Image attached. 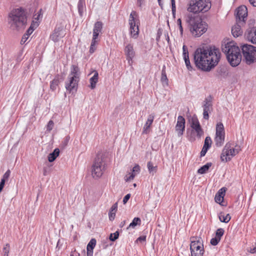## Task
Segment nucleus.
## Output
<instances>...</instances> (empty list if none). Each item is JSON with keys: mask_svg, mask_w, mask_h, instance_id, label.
<instances>
[{"mask_svg": "<svg viewBox=\"0 0 256 256\" xmlns=\"http://www.w3.org/2000/svg\"><path fill=\"white\" fill-rule=\"evenodd\" d=\"M221 58V52L218 48L211 46L206 48H198L194 52V60L196 66L200 69L208 72L214 68Z\"/></svg>", "mask_w": 256, "mask_h": 256, "instance_id": "1", "label": "nucleus"}, {"mask_svg": "<svg viewBox=\"0 0 256 256\" xmlns=\"http://www.w3.org/2000/svg\"><path fill=\"white\" fill-rule=\"evenodd\" d=\"M8 22L13 30H18L23 28L27 22L25 10L22 8L13 9L8 14Z\"/></svg>", "mask_w": 256, "mask_h": 256, "instance_id": "2", "label": "nucleus"}, {"mask_svg": "<svg viewBox=\"0 0 256 256\" xmlns=\"http://www.w3.org/2000/svg\"><path fill=\"white\" fill-rule=\"evenodd\" d=\"M186 21L190 26L191 34L195 37L200 36L207 30V24L198 16L189 14L186 16Z\"/></svg>", "mask_w": 256, "mask_h": 256, "instance_id": "3", "label": "nucleus"}, {"mask_svg": "<svg viewBox=\"0 0 256 256\" xmlns=\"http://www.w3.org/2000/svg\"><path fill=\"white\" fill-rule=\"evenodd\" d=\"M223 52L226 54L227 59L232 66H238L241 62L242 56L238 46L234 42L226 44L222 48Z\"/></svg>", "mask_w": 256, "mask_h": 256, "instance_id": "4", "label": "nucleus"}, {"mask_svg": "<svg viewBox=\"0 0 256 256\" xmlns=\"http://www.w3.org/2000/svg\"><path fill=\"white\" fill-rule=\"evenodd\" d=\"M105 156L102 154H97L92 168V176L93 178H100L106 168Z\"/></svg>", "mask_w": 256, "mask_h": 256, "instance_id": "5", "label": "nucleus"}, {"mask_svg": "<svg viewBox=\"0 0 256 256\" xmlns=\"http://www.w3.org/2000/svg\"><path fill=\"white\" fill-rule=\"evenodd\" d=\"M211 7L209 0H191L187 8L188 12L194 14L206 12Z\"/></svg>", "mask_w": 256, "mask_h": 256, "instance_id": "6", "label": "nucleus"}, {"mask_svg": "<svg viewBox=\"0 0 256 256\" xmlns=\"http://www.w3.org/2000/svg\"><path fill=\"white\" fill-rule=\"evenodd\" d=\"M240 150V146L236 145L234 147L232 143L230 142H227L221 153V160L224 162L230 160L232 158L237 154Z\"/></svg>", "mask_w": 256, "mask_h": 256, "instance_id": "7", "label": "nucleus"}, {"mask_svg": "<svg viewBox=\"0 0 256 256\" xmlns=\"http://www.w3.org/2000/svg\"><path fill=\"white\" fill-rule=\"evenodd\" d=\"M190 241L191 256H203L204 250L202 238L198 236H192Z\"/></svg>", "mask_w": 256, "mask_h": 256, "instance_id": "8", "label": "nucleus"}, {"mask_svg": "<svg viewBox=\"0 0 256 256\" xmlns=\"http://www.w3.org/2000/svg\"><path fill=\"white\" fill-rule=\"evenodd\" d=\"M128 24L131 36L134 38H137L139 34L138 26L140 22L138 14L136 11L131 12L129 16Z\"/></svg>", "mask_w": 256, "mask_h": 256, "instance_id": "9", "label": "nucleus"}, {"mask_svg": "<svg viewBox=\"0 0 256 256\" xmlns=\"http://www.w3.org/2000/svg\"><path fill=\"white\" fill-rule=\"evenodd\" d=\"M242 52L247 64H251L256 60V48L249 44L242 47Z\"/></svg>", "mask_w": 256, "mask_h": 256, "instance_id": "10", "label": "nucleus"}, {"mask_svg": "<svg viewBox=\"0 0 256 256\" xmlns=\"http://www.w3.org/2000/svg\"><path fill=\"white\" fill-rule=\"evenodd\" d=\"M225 130L222 122H219L216 125V134L214 142L216 147L220 148L224 144L225 140Z\"/></svg>", "mask_w": 256, "mask_h": 256, "instance_id": "11", "label": "nucleus"}, {"mask_svg": "<svg viewBox=\"0 0 256 256\" xmlns=\"http://www.w3.org/2000/svg\"><path fill=\"white\" fill-rule=\"evenodd\" d=\"M190 122L192 131H194L198 138H200L204 132L198 118L195 116H192L190 120Z\"/></svg>", "mask_w": 256, "mask_h": 256, "instance_id": "12", "label": "nucleus"}, {"mask_svg": "<svg viewBox=\"0 0 256 256\" xmlns=\"http://www.w3.org/2000/svg\"><path fill=\"white\" fill-rule=\"evenodd\" d=\"M79 81L80 78L68 76V80L65 82V87L66 90L70 92H76Z\"/></svg>", "mask_w": 256, "mask_h": 256, "instance_id": "13", "label": "nucleus"}, {"mask_svg": "<svg viewBox=\"0 0 256 256\" xmlns=\"http://www.w3.org/2000/svg\"><path fill=\"white\" fill-rule=\"evenodd\" d=\"M186 120L184 118L181 116L178 117L176 124L175 126V130L178 137L182 136L185 130Z\"/></svg>", "mask_w": 256, "mask_h": 256, "instance_id": "14", "label": "nucleus"}, {"mask_svg": "<svg viewBox=\"0 0 256 256\" xmlns=\"http://www.w3.org/2000/svg\"><path fill=\"white\" fill-rule=\"evenodd\" d=\"M66 34V30L62 26L56 27L54 32L50 34V38L54 42H57L60 38H64Z\"/></svg>", "mask_w": 256, "mask_h": 256, "instance_id": "15", "label": "nucleus"}, {"mask_svg": "<svg viewBox=\"0 0 256 256\" xmlns=\"http://www.w3.org/2000/svg\"><path fill=\"white\" fill-rule=\"evenodd\" d=\"M248 10L247 8L244 6H239L236 10V18L237 21L240 22V21L244 22V19L247 17Z\"/></svg>", "mask_w": 256, "mask_h": 256, "instance_id": "16", "label": "nucleus"}, {"mask_svg": "<svg viewBox=\"0 0 256 256\" xmlns=\"http://www.w3.org/2000/svg\"><path fill=\"white\" fill-rule=\"evenodd\" d=\"M140 170V168L138 164H136L132 169V172L126 174L124 176V180L126 182L132 180L134 177L138 174Z\"/></svg>", "mask_w": 256, "mask_h": 256, "instance_id": "17", "label": "nucleus"}, {"mask_svg": "<svg viewBox=\"0 0 256 256\" xmlns=\"http://www.w3.org/2000/svg\"><path fill=\"white\" fill-rule=\"evenodd\" d=\"M124 52L128 62L130 61H132V58L135 56L133 44H128L124 48Z\"/></svg>", "mask_w": 256, "mask_h": 256, "instance_id": "18", "label": "nucleus"}, {"mask_svg": "<svg viewBox=\"0 0 256 256\" xmlns=\"http://www.w3.org/2000/svg\"><path fill=\"white\" fill-rule=\"evenodd\" d=\"M154 114H150L148 116V120L142 128V134H148L150 132V128L154 122Z\"/></svg>", "mask_w": 256, "mask_h": 256, "instance_id": "19", "label": "nucleus"}, {"mask_svg": "<svg viewBox=\"0 0 256 256\" xmlns=\"http://www.w3.org/2000/svg\"><path fill=\"white\" fill-rule=\"evenodd\" d=\"M224 230L222 228H218L216 232V236L210 240V244L212 246H216L220 242L222 236L224 235Z\"/></svg>", "mask_w": 256, "mask_h": 256, "instance_id": "20", "label": "nucleus"}, {"mask_svg": "<svg viewBox=\"0 0 256 256\" xmlns=\"http://www.w3.org/2000/svg\"><path fill=\"white\" fill-rule=\"evenodd\" d=\"M212 144V140L210 136H206L204 140V144L202 151L200 156H204L206 154L208 150L210 148Z\"/></svg>", "mask_w": 256, "mask_h": 256, "instance_id": "21", "label": "nucleus"}, {"mask_svg": "<svg viewBox=\"0 0 256 256\" xmlns=\"http://www.w3.org/2000/svg\"><path fill=\"white\" fill-rule=\"evenodd\" d=\"M102 26L103 24L101 22H97L94 24L92 30V38H98L100 33L102 32Z\"/></svg>", "mask_w": 256, "mask_h": 256, "instance_id": "22", "label": "nucleus"}, {"mask_svg": "<svg viewBox=\"0 0 256 256\" xmlns=\"http://www.w3.org/2000/svg\"><path fill=\"white\" fill-rule=\"evenodd\" d=\"M225 193L226 188H220L216 194L214 198L215 202L221 204V203H222L224 201V198L225 196Z\"/></svg>", "mask_w": 256, "mask_h": 256, "instance_id": "23", "label": "nucleus"}, {"mask_svg": "<svg viewBox=\"0 0 256 256\" xmlns=\"http://www.w3.org/2000/svg\"><path fill=\"white\" fill-rule=\"evenodd\" d=\"M96 241L95 238L91 239L88 243L86 246L87 256H93V250L96 246Z\"/></svg>", "mask_w": 256, "mask_h": 256, "instance_id": "24", "label": "nucleus"}, {"mask_svg": "<svg viewBox=\"0 0 256 256\" xmlns=\"http://www.w3.org/2000/svg\"><path fill=\"white\" fill-rule=\"evenodd\" d=\"M80 70L77 65L72 64L70 68V72L68 76L80 78Z\"/></svg>", "mask_w": 256, "mask_h": 256, "instance_id": "25", "label": "nucleus"}, {"mask_svg": "<svg viewBox=\"0 0 256 256\" xmlns=\"http://www.w3.org/2000/svg\"><path fill=\"white\" fill-rule=\"evenodd\" d=\"M247 39L253 44H256V28H253L248 32Z\"/></svg>", "mask_w": 256, "mask_h": 256, "instance_id": "26", "label": "nucleus"}, {"mask_svg": "<svg viewBox=\"0 0 256 256\" xmlns=\"http://www.w3.org/2000/svg\"><path fill=\"white\" fill-rule=\"evenodd\" d=\"M94 75L90 79V88L92 89H94L96 88V84L98 82V74L97 71L94 70Z\"/></svg>", "mask_w": 256, "mask_h": 256, "instance_id": "27", "label": "nucleus"}, {"mask_svg": "<svg viewBox=\"0 0 256 256\" xmlns=\"http://www.w3.org/2000/svg\"><path fill=\"white\" fill-rule=\"evenodd\" d=\"M60 83V76L57 74L55 76L54 79L50 82V88L52 90H55Z\"/></svg>", "mask_w": 256, "mask_h": 256, "instance_id": "28", "label": "nucleus"}, {"mask_svg": "<svg viewBox=\"0 0 256 256\" xmlns=\"http://www.w3.org/2000/svg\"><path fill=\"white\" fill-rule=\"evenodd\" d=\"M232 33L234 37H238L240 36H241L242 34V31L241 29L240 26L238 24H236L232 26Z\"/></svg>", "mask_w": 256, "mask_h": 256, "instance_id": "29", "label": "nucleus"}, {"mask_svg": "<svg viewBox=\"0 0 256 256\" xmlns=\"http://www.w3.org/2000/svg\"><path fill=\"white\" fill-rule=\"evenodd\" d=\"M117 208L118 205L116 203L114 204L112 206L110 212L108 213V216L110 220H113L114 219L116 216V213L117 211Z\"/></svg>", "mask_w": 256, "mask_h": 256, "instance_id": "30", "label": "nucleus"}, {"mask_svg": "<svg viewBox=\"0 0 256 256\" xmlns=\"http://www.w3.org/2000/svg\"><path fill=\"white\" fill-rule=\"evenodd\" d=\"M218 218L221 222L228 223L230 221L231 216L228 214L225 215L224 212H220L218 214Z\"/></svg>", "mask_w": 256, "mask_h": 256, "instance_id": "31", "label": "nucleus"}, {"mask_svg": "<svg viewBox=\"0 0 256 256\" xmlns=\"http://www.w3.org/2000/svg\"><path fill=\"white\" fill-rule=\"evenodd\" d=\"M60 154V150L58 148H55L52 153H50L48 156V160L50 162H54L56 158Z\"/></svg>", "mask_w": 256, "mask_h": 256, "instance_id": "32", "label": "nucleus"}, {"mask_svg": "<svg viewBox=\"0 0 256 256\" xmlns=\"http://www.w3.org/2000/svg\"><path fill=\"white\" fill-rule=\"evenodd\" d=\"M211 166L212 163H207L198 170V173L199 174H204L206 173Z\"/></svg>", "mask_w": 256, "mask_h": 256, "instance_id": "33", "label": "nucleus"}, {"mask_svg": "<svg viewBox=\"0 0 256 256\" xmlns=\"http://www.w3.org/2000/svg\"><path fill=\"white\" fill-rule=\"evenodd\" d=\"M98 38H92L89 52L90 54L94 53L96 49V45L98 44Z\"/></svg>", "mask_w": 256, "mask_h": 256, "instance_id": "34", "label": "nucleus"}, {"mask_svg": "<svg viewBox=\"0 0 256 256\" xmlns=\"http://www.w3.org/2000/svg\"><path fill=\"white\" fill-rule=\"evenodd\" d=\"M141 224V220L139 218H134L132 222L130 224L128 228H134L137 225H140Z\"/></svg>", "mask_w": 256, "mask_h": 256, "instance_id": "35", "label": "nucleus"}, {"mask_svg": "<svg viewBox=\"0 0 256 256\" xmlns=\"http://www.w3.org/2000/svg\"><path fill=\"white\" fill-rule=\"evenodd\" d=\"M147 166H148V171L150 172H156L157 166H154L152 162H148V164H147Z\"/></svg>", "mask_w": 256, "mask_h": 256, "instance_id": "36", "label": "nucleus"}, {"mask_svg": "<svg viewBox=\"0 0 256 256\" xmlns=\"http://www.w3.org/2000/svg\"><path fill=\"white\" fill-rule=\"evenodd\" d=\"M84 7V2L83 0H80L78 3V12L82 14Z\"/></svg>", "mask_w": 256, "mask_h": 256, "instance_id": "37", "label": "nucleus"}, {"mask_svg": "<svg viewBox=\"0 0 256 256\" xmlns=\"http://www.w3.org/2000/svg\"><path fill=\"white\" fill-rule=\"evenodd\" d=\"M176 24L178 28V29L180 32V34L181 36L183 35V28L182 26V20L180 18H178L177 20Z\"/></svg>", "mask_w": 256, "mask_h": 256, "instance_id": "38", "label": "nucleus"}, {"mask_svg": "<svg viewBox=\"0 0 256 256\" xmlns=\"http://www.w3.org/2000/svg\"><path fill=\"white\" fill-rule=\"evenodd\" d=\"M161 80L163 82H166V84L168 83V79L166 76V74L165 70H162Z\"/></svg>", "mask_w": 256, "mask_h": 256, "instance_id": "39", "label": "nucleus"}, {"mask_svg": "<svg viewBox=\"0 0 256 256\" xmlns=\"http://www.w3.org/2000/svg\"><path fill=\"white\" fill-rule=\"evenodd\" d=\"M119 236V233L118 231L116 232L114 234H111L110 236V240L111 241H114L118 238Z\"/></svg>", "mask_w": 256, "mask_h": 256, "instance_id": "40", "label": "nucleus"}, {"mask_svg": "<svg viewBox=\"0 0 256 256\" xmlns=\"http://www.w3.org/2000/svg\"><path fill=\"white\" fill-rule=\"evenodd\" d=\"M171 2H172V16L174 18H175L176 14V6L175 0H172Z\"/></svg>", "mask_w": 256, "mask_h": 256, "instance_id": "41", "label": "nucleus"}, {"mask_svg": "<svg viewBox=\"0 0 256 256\" xmlns=\"http://www.w3.org/2000/svg\"><path fill=\"white\" fill-rule=\"evenodd\" d=\"M212 109V104L210 102H206L204 106V110H206L208 112H210Z\"/></svg>", "mask_w": 256, "mask_h": 256, "instance_id": "42", "label": "nucleus"}, {"mask_svg": "<svg viewBox=\"0 0 256 256\" xmlns=\"http://www.w3.org/2000/svg\"><path fill=\"white\" fill-rule=\"evenodd\" d=\"M54 122L52 120H50L48 122V124L46 126V130H48V132L51 131L54 128Z\"/></svg>", "mask_w": 256, "mask_h": 256, "instance_id": "43", "label": "nucleus"}, {"mask_svg": "<svg viewBox=\"0 0 256 256\" xmlns=\"http://www.w3.org/2000/svg\"><path fill=\"white\" fill-rule=\"evenodd\" d=\"M182 50H183V54H183L184 58H188V57H189L188 49L187 47L185 45L183 46H182Z\"/></svg>", "mask_w": 256, "mask_h": 256, "instance_id": "44", "label": "nucleus"}, {"mask_svg": "<svg viewBox=\"0 0 256 256\" xmlns=\"http://www.w3.org/2000/svg\"><path fill=\"white\" fill-rule=\"evenodd\" d=\"M186 65L188 70H191L192 69V67L190 65L189 57L184 58Z\"/></svg>", "mask_w": 256, "mask_h": 256, "instance_id": "45", "label": "nucleus"}, {"mask_svg": "<svg viewBox=\"0 0 256 256\" xmlns=\"http://www.w3.org/2000/svg\"><path fill=\"white\" fill-rule=\"evenodd\" d=\"M10 170H8L4 174L3 176H2V180H4V182H6L8 178L10 177Z\"/></svg>", "mask_w": 256, "mask_h": 256, "instance_id": "46", "label": "nucleus"}, {"mask_svg": "<svg viewBox=\"0 0 256 256\" xmlns=\"http://www.w3.org/2000/svg\"><path fill=\"white\" fill-rule=\"evenodd\" d=\"M39 25V23L38 22L32 21L31 24L30 26V28H32L34 30Z\"/></svg>", "mask_w": 256, "mask_h": 256, "instance_id": "47", "label": "nucleus"}, {"mask_svg": "<svg viewBox=\"0 0 256 256\" xmlns=\"http://www.w3.org/2000/svg\"><path fill=\"white\" fill-rule=\"evenodd\" d=\"M28 37L29 36H28V34H24L22 37V38L20 41V44H24L26 42L27 40L28 39Z\"/></svg>", "mask_w": 256, "mask_h": 256, "instance_id": "48", "label": "nucleus"}, {"mask_svg": "<svg viewBox=\"0 0 256 256\" xmlns=\"http://www.w3.org/2000/svg\"><path fill=\"white\" fill-rule=\"evenodd\" d=\"M209 112H208V111H206V110H204V112H203V117H204V119L208 120L209 118V116H208V113Z\"/></svg>", "mask_w": 256, "mask_h": 256, "instance_id": "49", "label": "nucleus"}, {"mask_svg": "<svg viewBox=\"0 0 256 256\" xmlns=\"http://www.w3.org/2000/svg\"><path fill=\"white\" fill-rule=\"evenodd\" d=\"M130 194H127L126 196H125L124 198H123V203L124 204H126L128 200L130 199Z\"/></svg>", "mask_w": 256, "mask_h": 256, "instance_id": "50", "label": "nucleus"}, {"mask_svg": "<svg viewBox=\"0 0 256 256\" xmlns=\"http://www.w3.org/2000/svg\"><path fill=\"white\" fill-rule=\"evenodd\" d=\"M146 240V236H140L138 238L136 241H139L140 242H145Z\"/></svg>", "mask_w": 256, "mask_h": 256, "instance_id": "51", "label": "nucleus"}, {"mask_svg": "<svg viewBox=\"0 0 256 256\" xmlns=\"http://www.w3.org/2000/svg\"><path fill=\"white\" fill-rule=\"evenodd\" d=\"M5 182H4V180H1V182H0V192L2 191L4 186Z\"/></svg>", "mask_w": 256, "mask_h": 256, "instance_id": "52", "label": "nucleus"}, {"mask_svg": "<svg viewBox=\"0 0 256 256\" xmlns=\"http://www.w3.org/2000/svg\"><path fill=\"white\" fill-rule=\"evenodd\" d=\"M34 30L32 28H30L26 31V32L25 34H28V36H29L34 32Z\"/></svg>", "mask_w": 256, "mask_h": 256, "instance_id": "53", "label": "nucleus"}, {"mask_svg": "<svg viewBox=\"0 0 256 256\" xmlns=\"http://www.w3.org/2000/svg\"><path fill=\"white\" fill-rule=\"evenodd\" d=\"M248 252L251 254H254L256 253V246L254 248H250V250H248Z\"/></svg>", "mask_w": 256, "mask_h": 256, "instance_id": "54", "label": "nucleus"}, {"mask_svg": "<svg viewBox=\"0 0 256 256\" xmlns=\"http://www.w3.org/2000/svg\"><path fill=\"white\" fill-rule=\"evenodd\" d=\"M250 4L254 6H256V0H249Z\"/></svg>", "mask_w": 256, "mask_h": 256, "instance_id": "55", "label": "nucleus"}, {"mask_svg": "<svg viewBox=\"0 0 256 256\" xmlns=\"http://www.w3.org/2000/svg\"><path fill=\"white\" fill-rule=\"evenodd\" d=\"M144 0H138V4L141 6Z\"/></svg>", "mask_w": 256, "mask_h": 256, "instance_id": "56", "label": "nucleus"}, {"mask_svg": "<svg viewBox=\"0 0 256 256\" xmlns=\"http://www.w3.org/2000/svg\"><path fill=\"white\" fill-rule=\"evenodd\" d=\"M74 254L76 255V256H80V254L78 253L76 251L74 252L72 254H70V256H73Z\"/></svg>", "mask_w": 256, "mask_h": 256, "instance_id": "57", "label": "nucleus"}, {"mask_svg": "<svg viewBox=\"0 0 256 256\" xmlns=\"http://www.w3.org/2000/svg\"><path fill=\"white\" fill-rule=\"evenodd\" d=\"M40 14H39L38 15V16H36V17L34 18V19H35V20H38V19H39V18H40Z\"/></svg>", "mask_w": 256, "mask_h": 256, "instance_id": "58", "label": "nucleus"}, {"mask_svg": "<svg viewBox=\"0 0 256 256\" xmlns=\"http://www.w3.org/2000/svg\"><path fill=\"white\" fill-rule=\"evenodd\" d=\"M158 0V4H159L160 6L161 7H162V4H161L162 0Z\"/></svg>", "mask_w": 256, "mask_h": 256, "instance_id": "59", "label": "nucleus"}, {"mask_svg": "<svg viewBox=\"0 0 256 256\" xmlns=\"http://www.w3.org/2000/svg\"><path fill=\"white\" fill-rule=\"evenodd\" d=\"M46 174H46V171L45 170L44 171V176H46Z\"/></svg>", "mask_w": 256, "mask_h": 256, "instance_id": "60", "label": "nucleus"}, {"mask_svg": "<svg viewBox=\"0 0 256 256\" xmlns=\"http://www.w3.org/2000/svg\"><path fill=\"white\" fill-rule=\"evenodd\" d=\"M134 187H136V184H134Z\"/></svg>", "mask_w": 256, "mask_h": 256, "instance_id": "61", "label": "nucleus"}, {"mask_svg": "<svg viewBox=\"0 0 256 256\" xmlns=\"http://www.w3.org/2000/svg\"><path fill=\"white\" fill-rule=\"evenodd\" d=\"M192 140V139H190V140L192 141V140Z\"/></svg>", "mask_w": 256, "mask_h": 256, "instance_id": "62", "label": "nucleus"}]
</instances>
